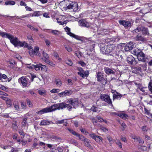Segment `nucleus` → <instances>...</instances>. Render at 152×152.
<instances>
[{"label": "nucleus", "instance_id": "1", "mask_svg": "<svg viewBox=\"0 0 152 152\" xmlns=\"http://www.w3.org/2000/svg\"><path fill=\"white\" fill-rule=\"evenodd\" d=\"M66 103L62 102L56 104H54L51 106L52 111L57 109L60 110L66 108L69 111L71 110L73 107L75 108L78 106L79 103L77 100L73 99L72 98L67 99L66 101Z\"/></svg>", "mask_w": 152, "mask_h": 152}, {"label": "nucleus", "instance_id": "2", "mask_svg": "<svg viewBox=\"0 0 152 152\" xmlns=\"http://www.w3.org/2000/svg\"><path fill=\"white\" fill-rule=\"evenodd\" d=\"M0 35L2 37H5L6 38L9 39L10 41L11 42L12 44L15 47L19 46L20 47H23L24 46H26V43L25 42H22L20 41L18 39L12 36L10 34L4 32L0 31Z\"/></svg>", "mask_w": 152, "mask_h": 152}, {"label": "nucleus", "instance_id": "3", "mask_svg": "<svg viewBox=\"0 0 152 152\" xmlns=\"http://www.w3.org/2000/svg\"><path fill=\"white\" fill-rule=\"evenodd\" d=\"M102 44L100 45V49L103 54H107L112 52L113 50V46Z\"/></svg>", "mask_w": 152, "mask_h": 152}, {"label": "nucleus", "instance_id": "4", "mask_svg": "<svg viewBox=\"0 0 152 152\" xmlns=\"http://www.w3.org/2000/svg\"><path fill=\"white\" fill-rule=\"evenodd\" d=\"M96 77L97 80L100 82L102 84L105 85L107 83V78L104 77V76L101 72H98L97 73Z\"/></svg>", "mask_w": 152, "mask_h": 152}, {"label": "nucleus", "instance_id": "5", "mask_svg": "<svg viewBox=\"0 0 152 152\" xmlns=\"http://www.w3.org/2000/svg\"><path fill=\"white\" fill-rule=\"evenodd\" d=\"M101 99L103 101L111 105H113L111 100L109 96L106 94H101L100 96Z\"/></svg>", "mask_w": 152, "mask_h": 152}, {"label": "nucleus", "instance_id": "6", "mask_svg": "<svg viewBox=\"0 0 152 152\" xmlns=\"http://www.w3.org/2000/svg\"><path fill=\"white\" fill-rule=\"evenodd\" d=\"M119 23L121 25L124 26L126 29L130 28L132 26L131 23L129 21L120 20L119 21Z\"/></svg>", "mask_w": 152, "mask_h": 152}, {"label": "nucleus", "instance_id": "7", "mask_svg": "<svg viewBox=\"0 0 152 152\" xmlns=\"http://www.w3.org/2000/svg\"><path fill=\"white\" fill-rule=\"evenodd\" d=\"M77 69L79 71L78 74L83 77H87L88 75V72L87 71H84L81 67H77Z\"/></svg>", "mask_w": 152, "mask_h": 152}, {"label": "nucleus", "instance_id": "8", "mask_svg": "<svg viewBox=\"0 0 152 152\" xmlns=\"http://www.w3.org/2000/svg\"><path fill=\"white\" fill-rule=\"evenodd\" d=\"M89 135L91 137L95 140L97 142L99 143L102 142L103 139L101 137L97 136L93 133L90 134Z\"/></svg>", "mask_w": 152, "mask_h": 152}, {"label": "nucleus", "instance_id": "9", "mask_svg": "<svg viewBox=\"0 0 152 152\" xmlns=\"http://www.w3.org/2000/svg\"><path fill=\"white\" fill-rule=\"evenodd\" d=\"M29 49L30 50V51L29 52V54L31 56H33L34 55L36 54L37 56H39V57L40 56V53H39V48H35L34 50H33V49L31 48Z\"/></svg>", "mask_w": 152, "mask_h": 152}, {"label": "nucleus", "instance_id": "10", "mask_svg": "<svg viewBox=\"0 0 152 152\" xmlns=\"http://www.w3.org/2000/svg\"><path fill=\"white\" fill-rule=\"evenodd\" d=\"M78 23L79 25L82 26H84L87 28H88L90 27L91 24L86 21V20L84 19H82L78 21Z\"/></svg>", "mask_w": 152, "mask_h": 152}, {"label": "nucleus", "instance_id": "11", "mask_svg": "<svg viewBox=\"0 0 152 152\" xmlns=\"http://www.w3.org/2000/svg\"><path fill=\"white\" fill-rule=\"evenodd\" d=\"M52 111L51 107L50 106L49 107L45 108L40 111L37 112L36 113L37 114L42 115L44 113L50 112Z\"/></svg>", "mask_w": 152, "mask_h": 152}, {"label": "nucleus", "instance_id": "12", "mask_svg": "<svg viewBox=\"0 0 152 152\" xmlns=\"http://www.w3.org/2000/svg\"><path fill=\"white\" fill-rule=\"evenodd\" d=\"M126 60L128 63L129 64H137L135 58L132 55L129 56L127 58Z\"/></svg>", "mask_w": 152, "mask_h": 152}, {"label": "nucleus", "instance_id": "13", "mask_svg": "<svg viewBox=\"0 0 152 152\" xmlns=\"http://www.w3.org/2000/svg\"><path fill=\"white\" fill-rule=\"evenodd\" d=\"M72 91L70 90H66L64 92L59 93L58 94V95L61 97L66 96H69L72 94Z\"/></svg>", "mask_w": 152, "mask_h": 152}, {"label": "nucleus", "instance_id": "14", "mask_svg": "<svg viewBox=\"0 0 152 152\" xmlns=\"http://www.w3.org/2000/svg\"><path fill=\"white\" fill-rule=\"evenodd\" d=\"M134 47V43L132 42H130L125 46L124 50L126 51H128L132 50Z\"/></svg>", "mask_w": 152, "mask_h": 152}, {"label": "nucleus", "instance_id": "15", "mask_svg": "<svg viewBox=\"0 0 152 152\" xmlns=\"http://www.w3.org/2000/svg\"><path fill=\"white\" fill-rule=\"evenodd\" d=\"M137 56L139 61L145 62V55L143 52L142 51Z\"/></svg>", "mask_w": 152, "mask_h": 152}, {"label": "nucleus", "instance_id": "16", "mask_svg": "<svg viewBox=\"0 0 152 152\" xmlns=\"http://www.w3.org/2000/svg\"><path fill=\"white\" fill-rule=\"evenodd\" d=\"M132 72L137 74H140L141 72V69L140 66L133 67L132 68Z\"/></svg>", "mask_w": 152, "mask_h": 152}, {"label": "nucleus", "instance_id": "17", "mask_svg": "<svg viewBox=\"0 0 152 152\" xmlns=\"http://www.w3.org/2000/svg\"><path fill=\"white\" fill-rule=\"evenodd\" d=\"M28 80V79L23 77L19 79V81L21 82V83L23 86H26L28 85V82L27 80Z\"/></svg>", "mask_w": 152, "mask_h": 152}, {"label": "nucleus", "instance_id": "18", "mask_svg": "<svg viewBox=\"0 0 152 152\" xmlns=\"http://www.w3.org/2000/svg\"><path fill=\"white\" fill-rule=\"evenodd\" d=\"M141 31L142 32V34L144 35H149V33L148 28L142 26H141Z\"/></svg>", "mask_w": 152, "mask_h": 152}, {"label": "nucleus", "instance_id": "19", "mask_svg": "<svg viewBox=\"0 0 152 152\" xmlns=\"http://www.w3.org/2000/svg\"><path fill=\"white\" fill-rule=\"evenodd\" d=\"M105 72L107 75L109 74H115V72L112 69L108 67H105L104 68Z\"/></svg>", "mask_w": 152, "mask_h": 152}, {"label": "nucleus", "instance_id": "20", "mask_svg": "<svg viewBox=\"0 0 152 152\" xmlns=\"http://www.w3.org/2000/svg\"><path fill=\"white\" fill-rule=\"evenodd\" d=\"M134 39L137 41L142 42H145L146 40L145 38H144L141 35H137L134 38Z\"/></svg>", "mask_w": 152, "mask_h": 152}, {"label": "nucleus", "instance_id": "21", "mask_svg": "<svg viewBox=\"0 0 152 152\" xmlns=\"http://www.w3.org/2000/svg\"><path fill=\"white\" fill-rule=\"evenodd\" d=\"M132 138L135 140V142H138L140 145H142L144 143L143 140L139 137L135 136Z\"/></svg>", "mask_w": 152, "mask_h": 152}, {"label": "nucleus", "instance_id": "22", "mask_svg": "<svg viewBox=\"0 0 152 152\" xmlns=\"http://www.w3.org/2000/svg\"><path fill=\"white\" fill-rule=\"evenodd\" d=\"M114 94L113 95V100H114L115 99H118L119 98H121L122 97V95L120 93L115 92V93H114Z\"/></svg>", "mask_w": 152, "mask_h": 152}, {"label": "nucleus", "instance_id": "23", "mask_svg": "<svg viewBox=\"0 0 152 152\" xmlns=\"http://www.w3.org/2000/svg\"><path fill=\"white\" fill-rule=\"evenodd\" d=\"M42 55L44 58H41V59L43 60L45 62L49 59V56L44 51L42 52Z\"/></svg>", "mask_w": 152, "mask_h": 152}, {"label": "nucleus", "instance_id": "24", "mask_svg": "<svg viewBox=\"0 0 152 152\" xmlns=\"http://www.w3.org/2000/svg\"><path fill=\"white\" fill-rule=\"evenodd\" d=\"M141 26H139L137 28L133 30L132 32L134 35L137 34L138 32L141 31Z\"/></svg>", "mask_w": 152, "mask_h": 152}, {"label": "nucleus", "instance_id": "25", "mask_svg": "<svg viewBox=\"0 0 152 152\" xmlns=\"http://www.w3.org/2000/svg\"><path fill=\"white\" fill-rule=\"evenodd\" d=\"M142 51V50L138 48H136L133 50L132 53L136 56H137Z\"/></svg>", "mask_w": 152, "mask_h": 152}, {"label": "nucleus", "instance_id": "26", "mask_svg": "<svg viewBox=\"0 0 152 152\" xmlns=\"http://www.w3.org/2000/svg\"><path fill=\"white\" fill-rule=\"evenodd\" d=\"M15 2L14 1H12V0H9V1H6L5 3V4L6 5H15Z\"/></svg>", "mask_w": 152, "mask_h": 152}, {"label": "nucleus", "instance_id": "27", "mask_svg": "<svg viewBox=\"0 0 152 152\" xmlns=\"http://www.w3.org/2000/svg\"><path fill=\"white\" fill-rule=\"evenodd\" d=\"M50 124V122L49 121L47 120H43L41 121L40 125L42 126L46 125H49Z\"/></svg>", "mask_w": 152, "mask_h": 152}, {"label": "nucleus", "instance_id": "28", "mask_svg": "<svg viewBox=\"0 0 152 152\" xmlns=\"http://www.w3.org/2000/svg\"><path fill=\"white\" fill-rule=\"evenodd\" d=\"M28 119L27 117L24 118L23 119V121L21 123L22 126L25 127L27 124V121Z\"/></svg>", "mask_w": 152, "mask_h": 152}, {"label": "nucleus", "instance_id": "29", "mask_svg": "<svg viewBox=\"0 0 152 152\" xmlns=\"http://www.w3.org/2000/svg\"><path fill=\"white\" fill-rule=\"evenodd\" d=\"M78 135L77 136H76L77 137H78L79 138V139L82 141H83L84 142L85 141V140H87V139L85 138L84 136H83L82 135H80V134L78 133Z\"/></svg>", "mask_w": 152, "mask_h": 152}, {"label": "nucleus", "instance_id": "30", "mask_svg": "<svg viewBox=\"0 0 152 152\" xmlns=\"http://www.w3.org/2000/svg\"><path fill=\"white\" fill-rule=\"evenodd\" d=\"M66 129L68 130L71 134L74 136H76L78 135V133L72 129L68 128H67Z\"/></svg>", "mask_w": 152, "mask_h": 152}, {"label": "nucleus", "instance_id": "31", "mask_svg": "<svg viewBox=\"0 0 152 152\" xmlns=\"http://www.w3.org/2000/svg\"><path fill=\"white\" fill-rule=\"evenodd\" d=\"M66 31L67 32V34L71 37L73 35V33L70 32V29L68 27H66L65 28Z\"/></svg>", "mask_w": 152, "mask_h": 152}, {"label": "nucleus", "instance_id": "32", "mask_svg": "<svg viewBox=\"0 0 152 152\" xmlns=\"http://www.w3.org/2000/svg\"><path fill=\"white\" fill-rule=\"evenodd\" d=\"M85 145L88 147L89 148H91V146L89 143V140L87 139V140H85L84 142Z\"/></svg>", "mask_w": 152, "mask_h": 152}, {"label": "nucleus", "instance_id": "33", "mask_svg": "<svg viewBox=\"0 0 152 152\" xmlns=\"http://www.w3.org/2000/svg\"><path fill=\"white\" fill-rule=\"evenodd\" d=\"M73 11H77L78 10L77 4L75 2L74 3V5L72 6V9Z\"/></svg>", "mask_w": 152, "mask_h": 152}, {"label": "nucleus", "instance_id": "34", "mask_svg": "<svg viewBox=\"0 0 152 152\" xmlns=\"http://www.w3.org/2000/svg\"><path fill=\"white\" fill-rule=\"evenodd\" d=\"M74 2H70L69 3V4H66V7L68 9H72V6L74 5Z\"/></svg>", "mask_w": 152, "mask_h": 152}, {"label": "nucleus", "instance_id": "35", "mask_svg": "<svg viewBox=\"0 0 152 152\" xmlns=\"http://www.w3.org/2000/svg\"><path fill=\"white\" fill-rule=\"evenodd\" d=\"M41 65V64H37L35 65H34V69L37 71L39 70L40 69Z\"/></svg>", "mask_w": 152, "mask_h": 152}, {"label": "nucleus", "instance_id": "36", "mask_svg": "<svg viewBox=\"0 0 152 152\" xmlns=\"http://www.w3.org/2000/svg\"><path fill=\"white\" fill-rule=\"evenodd\" d=\"M41 15L39 11L35 12L33 14H31V16H39Z\"/></svg>", "mask_w": 152, "mask_h": 152}, {"label": "nucleus", "instance_id": "37", "mask_svg": "<svg viewBox=\"0 0 152 152\" xmlns=\"http://www.w3.org/2000/svg\"><path fill=\"white\" fill-rule=\"evenodd\" d=\"M145 113L149 116H152V114L150 113V110H148L146 108H144Z\"/></svg>", "mask_w": 152, "mask_h": 152}, {"label": "nucleus", "instance_id": "38", "mask_svg": "<svg viewBox=\"0 0 152 152\" xmlns=\"http://www.w3.org/2000/svg\"><path fill=\"white\" fill-rule=\"evenodd\" d=\"M50 33L55 35H58L60 34V31L57 30H52Z\"/></svg>", "mask_w": 152, "mask_h": 152}, {"label": "nucleus", "instance_id": "39", "mask_svg": "<svg viewBox=\"0 0 152 152\" xmlns=\"http://www.w3.org/2000/svg\"><path fill=\"white\" fill-rule=\"evenodd\" d=\"M75 54L79 58L82 57L83 55L82 53L80 51L75 53Z\"/></svg>", "mask_w": 152, "mask_h": 152}, {"label": "nucleus", "instance_id": "40", "mask_svg": "<svg viewBox=\"0 0 152 152\" xmlns=\"http://www.w3.org/2000/svg\"><path fill=\"white\" fill-rule=\"evenodd\" d=\"M56 85L58 86H61V82L60 80L59 79H58L57 80H56Z\"/></svg>", "mask_w": 152, "mask_h": 152}, {"label": "nucleus", "instance_id": "41", "mask_svg": "<svg viewBox=\"0 0 152 152\" xmlns=\"http://www.w3.org/2000/svg\"><path fill=\"white\" fill-rule=\"evenodd\" d=\"M71 37H72L75 38L76 39H77L78 40H81V38L80 37V36H79L78 35H75V34H73V35Z\"/></svg>", "mask_w": 152, "mask_h": 152}, {"label": "nucleus", "instance_id": "42", "mask_svg": "<svg viewBox=\"0 0 152 152\" xmlns=\"http://www.w3.org/2000/svg\"><path fill=\"white\" fill-rule=\"evenodd\" d=\"M40 68L42 71L46 72L47 71V69L46 66L44 65H42L41 64V65Z\"/></svg>", "mask_w": 152, "mask_h": 152}, {"label": "nucleus", "instance_id": "43", "mask_svg": "<svg viewBox=\"0 0 152 152\" xmlns=\"http://www.w3.org/2000/svg\"><path fill=\"white\" fill-rule=\"evenodd\" d=\"M45 62L47 63L49 65L51 66H53V67L55 66V64L53 63L52 61H50L49 59L47 61H46Z\"/></svg>", "mask_w": 152, "mask_h": 152}, {"label": "nucleus", "instance_id": "44", "mask_svg": "<svg viewBox=\"0 0 152 152\" xmlns=\"http://www.w3.org/2000/svg\"><path fill=\"white\" fill-rule=\"evenodd\" d=\"M12 126L13 129L15 131L17 130V129L18 128V126L16 125V122H15V123L12 124Z\"/></svg>", "mask_w": 152, "mask_h": 152}, {"label": "nucleus", "instance_id": "45", "mask_svg": "<svg viewBox=\"0 0 152 152\" xmlns=\"http://www.w3.org/2000/svg\"><path fill=\"white\" fill-rule=\"evenodd\" d=\"M38 92L39 94L41 95L44 96L45 95V93L46 92V91L45 90H39V91H38Z\"/></svg>", "mask_w": 152, "mask_h": 152}, {"label": "nucleus", "instance_id": "46", "mask_svg": "<svg viewBox=\"0 0 152 152\" xmlns=\"http://www.w3.org/2000/svg\"><path fill=\"white\" fill-rule=\"evenodd\" d=\"M64 47L66 50L69 52H71L72 51V49L69 46L64 45Z\"/></svg>", "mask_w": 152, "mask_h": 152}, {"label": "nucleus", "instance_id": "47", "mask_svg": "<svg viewBox=\"0 0 152 152\" xmlns=\"http://www.w3.org/2000/svg\"><path fill=\"white\" fill-rule=\"evenodd\" d=\"M7 104L8 106H10L12 105V102L11 100L8 99L6 100Z\"/></svg>", "mask_w": 152, "mask_h": 152}, {"label": "nucleus", "instance_id": "48", "mask_svg": "<svg viewBox=\"0 0 152 152\" xmlns=\"http://www.w3.org/2000/svg\"><path fill=\"white\" fill-rule=\"evenodd\" d=\"M142 130L143 132H145L148 131V127L146 126H144L142 127Z\"/></svg>", "mask_w": 152, "mask_h": 152}, {"label": "nucleus", "instance_id": "49", "mask_svg": "<svg viewBox=\"0 0 152 152\" xmlns=\"http://www.w3.org/2000/svg\"><path fill=\"white\" fill-rule=\"evenodd\" d=\"M45 42L46 43V45L48 46L49 47L50 46L51 43L50 41L47 39H45Z\"/></svg>", "mask_w": 152, "mask_h": 152}, {"label": "nucleus", "instance_id": "50", "mask_svg": "<svg viewBox=\"0 0 152 152\" xmlns=\"http://www.w3.org/2000/svg\"><path fill=\"white\" fill-rule=\"evenodd\" d=\"M66 63L69 66H72V65L73 63L72 61L70 60H68L66 61Z\"/></svg>", "mask_w": 152, "mask_h": 152}, {"label": "nucleus", "instance_id": "51", "mask_svg": "<svg viewBox=\"0 0 152 152\" xmlns=\"http://www.w3.org/2000/svg\"><path fill=\"white\" fill-rule=\"evenodd\" d=\"M59 89H53L50 91V92L52 93H56L59 92Z\"/></svg>", "mask_w": 152, "mask_h": 152}, {"label": "nucleus", "instance_id": "52", "mask_svg": "<svg viewBox=\"0 0 152 152\" xmlns=\"http://www.w3.org/2000/svg\"><path fill=\"white\" fill-rule=\"evenodd\" d=\"M65 120L64 119H63L61 120H58L56 121V124H63L64 123V121Z\"/></svg>", "mask_w": 152, "mask_h": 152}, {"label": "nucleus", "instance_id": "53", "mask_svg": "<svg viewBox=\"0 0 152 152\" xmlns=\"http://www.w3.org/2000/svg\"><path fill=\"white\" fill-rule=\"evenodd\" d=\"M31 13L28 14L26 15H23L21 16V18H29L30 17H31Z\"/></svg>", "mask_w": 152, "mask_h": 152}, {"label": "nucleus", "instance_id": "54", "mask_svg": "<svg viewBox=\"0 0 152 152\" xmlns=\"http://www.w3.org/2000/svg\"><path fill=\"white\" fill-rule=\"evenodd\" d=\"M27 102L28 105L29 106V107H32L33 105L30 100H29L28 99L27 100Z\"/></svg>", "mask_w": 152, "mask_h": 152}, {"label": "nucleus", "instance_id": "55", "mask_svg": "<svg viewBox=\"0 0 152 152\" xmlns=\"http://www.w3.org/2000/svg\"><path fill=\"white\" fill-rule=\"evenodd\" d=\"M7 77V76L5 74H0V79L1 80V78H3V79H5Z\"/></svg>", "mask_w": 152, "mask_h": 152}, {"label": "nucleus", "instance_id": "56", "mask_svg": "<svg viewBox=\"0 0 152 152\" xmlns=\"http://www.w3.org/2000/svg\"><path fill=\"white\" fill-rule=\"evenodd\" d=\"M148 88L150 91H152V83L150 82L149 83Z\"/></svg>", "mask_w": 152, "mask_h": 152}, {"label": "nucleus", "instance_id": "57", "mask_svg": "<svg viewBox=\"0 0 152 152\" xmlns=\"http://www.w3.org/2000/svg\"><path fill=\"white\" fill-rule=\"evenodd\" d=\"M96 118H97L99 121L102 122L104 121V119L102 118L100 116H97Z\"/></svg>", "mask_w": 152, "mask_h": 152}, {"label": "nucleus", "instance_id": "58", "mask_svg": "<svg viewBox=\"0 0 152 152\" xmlns=\"http://www.w3.org/2000/svg\"><path fill=\"white\" fill-rule=\"evenodd\" d=\"M63 147H57V150L58 152H62L63 151Z\"/></svg>", "mask_w": 152, "mask_h": 152}, {"label": "nucleus", "instance_id": "59", "mask_svg": "<svg viewBox=\"0 0 152 152\" xmlns=\"http://www.w3.org/2000/svg\"><path fill=\"white\" fill-rule=\"evenodd\" d=\"M21 107L22 108L25 109L26 107V104L25 103L22 102H21Z\"/></svg>", "mask_w": 152, "mask_h": 152}, {"label": "nucleus", "instance_id": "60", "mask_svg": "<svg viewBox=\"0 0 152 152\" xmlns=\"http://www.w3.org/2000/svg\"><path fill=\"white\" fill-rule=\"evenodd\" d=\"M140 65L143 67L145 69V70H146L147 66L146 63H144L143 64H140Z\"/></svg>", "mask_w": 152, "mask_h": 152}, {"label": "nucleus", "instance_id": "61", "mask_svg": "<svg viewBox=\"0 0 152 152\" xmlns=\"http://www.w3.org/2000/svg\"><path fill=\"white\" fill-rule=\"evenodd\" d=\"M78 63L80 64L81 65V66H84L86 65V63L82 61H79Z\"/></svg>", "mask_w": 152, "mask_h": 152}, {"label": "nucleus", "instance_id": "62", "mask_svg": "<svg viewBox=\"0 0 152 152\" xmlns=\"http://www.w3.org/2000/svg\"><path fill=\"white\" fill-rule=\"evenodd\" d=\"M91 109L93 112H96L97 111V108L94 106L92 107L91 108Z\"/></svg>", "mask_w": 152, "mask_h": 152}, {"label": "nucleus", "instance_id": "63", "mask_svg": "<svg viewBox=\"0 0 152 152\" xmlns=\"http://www.w3.org/2000/svg\"><path fill=\"white\" fill-rule=\"evenodd\" d=\"M128 116L127 115L123 113L122 118L124 119H125L126 118H127Z\"/></svg>", "mask_w": 152, "mask_h": 152}, {"label": "nucleus", "instance_id": "64", "mask_svg": "<svg viewBox=\"0 0 152 152\" xmlns=\"http://www.w3.org/2000/svg\"><path fill=\"white\" fill-rule=\"evenodd\" d=\"M117 144L121 148H122V145L121 143L120 142V141L118 140L117 142H116Z\"/></svg>", "mask_w": 152, "mask_h": 152}]
</instances>
